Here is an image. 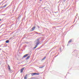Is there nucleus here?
Here are the masks:
<instances>
[{"instance_id": "f257e3e1", "label": "nucleus", "mask_w": 79, "mask_h": 79, "mask_svg": "<svg viewBox=\"0 0 79 79\" xmlns=\"http://www.w3.org/2000/svg\"><path fill=\"white\" fill-rule=\"evenodd\" d=\"M39 39H38L37 40H36L35 42V44H36L35 47H34V48H36L37 47V45L40 44V41L39 40Z\"/></svg>"}, {"instance_id": "f03ea898", "label": "nucleus", "mask_w": 79, "mask_h": 79, "mask_svg": "<svg viewBox=\"0 0 79 79\" xmlns=\"http://www.w3.org/2000/svg\"><path fill=\"white\" fill-rule=\"evenodd\" d=\"M28 55H29V54H26L25 55H24L22 57V59H24V58H26V57H27V56H28Z\"/></svg>"}, {"instance_id": "7ed1b4c3", "label": "nucleus", "mask_w": 79, "mask_h": 79, "mask_svg": "<svg viewBox=\"0 0 79 79\" xmlns=\"http://www.w3.org/2000/svg\"><path fill=\"white\" fill-rule=\"evenodd\" d=\"M35 74H37V75H39V73H33L31 74V76H34V75H35Z\"/></svg>"}, {"instance_id": "20e7f679", "label": "nucleus", "mask_w": 79, "mask_h": 79, "mask_svg": "<svg viewBox=\"0 0 79 79\" xmlns=\"http://www.w3.org/2000/svg\"><path fill=\"white\" fill-rule=\"evenodd\" d=\"M24 68H22L21 70H20V73H23V71H24Z\"/></svg>"}, {"instance_id": "39448f33", "label": "nucleus", "mask_w": 79, "mask_h": 79, "mask_svg": "<svg viewBox=\"0 0 79 79\" xmlns=\"http://www.w3.org/2000/svg\"><path fill=\"white\" fill-rule=\"evenodd\" d=\"M35 26H34V27H33L32 28H31V31H34V29H35Z\"/></svg>"}, {"instance_id": "423d86ee", "label": "nucleus", "mask_w": 79, "mask_h": 79, "mask_svg": "<svg viewBox=\"0 0 79 79\" xmlns=\"http://www.w3.org/2000/svg\"><path fill=\"white\" fill-rule=\"evenodd\" d=\"M8 68L9 69V70H11V69H10V67L9 65H8Z\"/></svg>"}, {"instance_id": "0eeeda50", "label": "nucleus", "mask_w": 79, "mask_h": 79, "mask_svg": "<svg viewBox=\"0 0 79 79\" xmlns=\"http://www.w3.org/2000/svg\"><path fill=\"white\" fill-rule=\"evenodd\" d=\"M27 75H26L24 77V79H27Z\"/></svg>"}, {"instance_id": "6e6552de", "label": "nucleus", "mask_w": 79, "mask_h": 79, "mask_svg": "<svg viewBox=\"0 0 79 79\" xmlns=\"http://www.w3.org/2000/svg\"><path fill=\"white\" fill-rule=\"evenodd\" d=\"M30 58V56H28L26 58V60H28V59H29V58Z\"/></svg>"}, {"instance_id": "1a4fd4ad", "label": "nucleus", "mask_w": 79, "mask_h": 79, "mask_svg": "<svg viewBox=\"0 0 79 79\" xmlns=\"http://www.w3.org/2000/svg\"><path fill=\"white\" fill-rule=\"evenodd\" d=\"M6 43H9V40H7L6 41Z\"/></svg>"}, {"instance_id": "9d476101", "label": "nucleus", "mask_w": 79, "mask_h": 79, "mask_svg": "<svg viewBox=\"0 0 79 79\" xmlns=\"http://www.w3.org/2000/svg\"><path fill=\"white\" fill-rule=\"evenodd\" d=\"M72 42V40H70L69 41V43L70 42Z\"/></svg>"}, {"instance_id": "9b49d317", "label": "nucleus", "mask_w": 79, "mask_h": 79, "mask_svg": "<svg viewBox=\"0 0 79 79\" xmlns=\"http://www.w3.org/2000/svg\"><path fill=\"white\" fill-rule=\"evenodd\" d=\"M6 6V5H5L4 6H3L2 8H5Z\"/></svg>"}, {"instance_id": "f8f14e48", "label": "nucleus", "mask_w": 79, "mask_h": 79, "mask_svg": "<svg viewBox=\"0 0 79 79\" xmlns=\"http://www.w3.org/2000/svg\"><path fill=\"white\" fill-rule=\"evenodd\" d=\"M45 58H46V56H45L44 58H43L42 59V60H45Z\"/></svg>"}, {"instance_id": "ddd939ff", "label": "nucleus", "mask_w": 79, "mask_h": 79, "mask_svg": "<svg viewBox=\"0 0 79 79\" xmlns=\"http://www.w3.org/2000/svg\"><path fill=\"white\" fill-rule=\"evenodd\" d=\"M44 67V66H43V67H39V68H43Z\"/></svg>"}, {"instance_id": "4468645a", "label": "nucleus", "mask_w": 79, "mask_h": 79, "mask_svg": "<svg viewBox=\"0 0 79 79\" xmlns=\"http://www.w3.org/2000/svg\"><path fill=\"white\" fill-rule=\"evenodd\" d=\"M42 0H40V2H41L42 1Z\"/></svg>"}, {"instance_id": "2eb2a0df", "label": "nucleus", "mask_w": 79, "mask_h": 79, "mask_svg": "<svg viewBox=\"0 0 79 79\" xmlns=\"http://www.w3.org/2000/svg\"><path fill=\"white\" fill-rule=\"evenodd\" d=\"M20 18V16H19L18 17V18Z\"/></svg>"}, {"instance_id": "dca6fc26", "label": "nucleus", "mask_w": 79, "mask_h": 79, "mask_svg": "<svg viewBox=\"0 0 79 79\" xmlns=\"http://www.w3.org/2000/svg\"><path fill=\"white\" fill-rule=\"evenodd\" d=\"M0 21H1V19H0Z\"/></svg>"}, {"instance_id": "f3484780", "label": "nucleus", "mask_w": 79, "mask_h": 79, "mask_svg": "<svg viewBox=\"0 0 79 79\" xmlns=\"http://www.w3.org/2000/svg\"><path fill=\"white\" fill-rule=\"evenodd\" d=\"M3 47H5V46H3Z\"/></svg>"}, {"instance_id": "a211bd4d", "label": "nucleus", "mask_w": 79, "mask_h": 79, "mask_svg": "<svg viewBox=\"0 0 79 79\" xmlns=\"http://www.w3.org/2000/svg\"><path fill=\"white\" fill-rule=\"evenodd\" d=\"M3 52H4V51H3Z\"/></svg>"}, {"instance_id": "6ab92c4d", "label": "nucleus", "mask_w": 79, "mask_h": 79, "mask_svg": "<svg viewBox=\"0 0 79 79\" xmlns=\"http://www.w3.org/2000/svg\"><path fill=\"white\" fill-rule=\"evenodd\" d=\"M0 47H1V46H0Z\"/></svg>"}]
</instances>
